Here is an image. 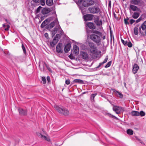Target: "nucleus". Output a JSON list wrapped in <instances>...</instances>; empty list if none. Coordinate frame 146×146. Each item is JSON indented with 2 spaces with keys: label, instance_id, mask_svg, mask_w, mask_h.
<instances>
[{
  "label": "nucleus",
  "instance_id": "nucleus-1",
  "mask_svg": "<svg viewBox=\"0 0 146 146\" xmlns=\"http://www.w3.org/2000/svg\"><path fill=\"white\" fill-rule=\"evenodd\" d=\"M78 2L85 7L94 5L96 3L95 1L93 0H79Z\"/></svg>",
  "mask_w": 146,
  "mask_h": 146
},
{
  "label": "nucleus",
  "instance_id": "nucleus-2",
  "mask_svg": "<svg viewBox=\"0 0 146 146\" xmlns=\"http://www.w3.org/2000/svg\"><path fill=\"white\" fill-rule=\"evenodd\" d=\"M87 36L95 43L97 44L101 42L100 37L96 35L95 34H92L90 35H88Z\"/></svg>",
  "mask_w": 146,
  "mask_h": 146
},
{
  "label": "nucleus",
  "instance_id": "nucleus-3",
  "mask_svg": "<svg viewBox=\"0 0 146 146\" xmlns=\"http://www.w3.org/2000/svg\"><path fill=\"white\" fill-rule=\"evenodd\" d=\"M54 108L58 112L65 115H68L69 114V111L66 108L60 107L56 105H54Z\"/></svg>",
  "mask_w": 146,
  "mask_h": 146
},
{
  "label": "nucleus",
  "instance_id": "nucleus-4",
  "mask_svg": "<svg viewBox=\"0 0 146 146\" xmlns=\"http://www.w3.org/2000/svg\"><path fill=\"white\" fill-rule=\"evenodd\" d=\"M88 44L90 47V52L93 54H97V48L95 46L94 44L92 42L89 41Z\"/></svg>",
  "mask_w": 146,
  "mask_h": 146
},
{
  "label": "nucleus",
  "instance_id": "nucleus-5",
  "mask_svg": "<svg viewBox=\"0 0 146 146\" xmlns=\"http://www.w3.org/2000/svg\"><path fill=\"white\" fill-rule=\"evenodd\" d=\"M89 12L91 13L94 14H98L100 11V9L99 7L96 6H94L89 7L88 9Z\"/></svg>",
  "mask_w": 146,
  "mask_h": 146
},
{
  "label": "nucleus",
  "instance_id": "nucleus-6",
  "mask_svg": "<svg viewBox=\"0 0 146 146\" xmlns=\"http://www.w3.org/2000/svg\"><path fill=\"white\" fill-rule=\"evenodd\" d=\"M113 106V111L117 114H119L121 112H123L124 111V109L123 108L121 107L118 106H114L112 105Z\"/></svg>",
  "mask_w": 146,
  "mask_h": 146
},
{
  "label": "nucleus",
  "instance_id": "nucleus-7",
  "mask_svg": "<svg viewBox=\"0 0 146 146\" xmlns=\"http://www.w3.org/2000/svg\"><path fill=\"white\" fill-rule=\"evenodd\" d=\"M60 38V35L59 34H57L54 38L53 40L50 43V44L52 47H54L57 43Z\"/></svg>",
  "mask_w": 146,
  "mask_h": 146
},
{
  "label": "nucleus",
  "instance_id": "nucleus-8",
  "mask_svg": "<svg viewBox=\"0 0 146 146\" xmlns=\"http://www.w3.org/2000/svg\"><path fill=\"white\" fill-rule=\"evenodd\" d=\"M94 22L98 26H100L102 24V20H100L99 16H96L94 18Z\"/></svg>",
  "mask_w": 146,
  "mask_h": 146
},
{
  "label": "nucleus",
  "instance_id": "nucleus-9",
  "mask_svg": "<svg viewBox=\"0 0 146 146\" xmlns=\"http://www.w3.org/2000/svg\"><path fill=\"white\" fill-rule=\"evenodd\" d=\"M94 15L92 14H88L83 16V18L85 21H90L93 18Z\"/></svg>",
  "mask_w": 146,
  "mask_h": 146
},
{
  "label": "nucleus",
  "instance_id": "nucleus-10",
  "mask_svg": "<svg viewBox=\"0 0 146 146\" xmlns=\"http://www.w3.org/2000/svg\"><path fill=\"white\" fill-rule=\"evenodd\" d=\"M62 44L61 43H59L57 45L56 49L57 52L59 53L62 52L63 50L62 48Z\"/></svg>",
  "mask_w": 146,
  "mask_h": 146
},
{
  "label": "nucleus",
  "instance_id": "nucleus-11",
  "mask_svg": "<svg viewBox=\"0 0 146 146\" xmlns=\"http://www.w3.org/2000/svg\"><path fill=\"white\" fill-rule=\"evenodd\" d=\"M37 135L40 137L41 138L43 139H44L47 141H50V139L48 137L43 135L41 134L40 133H37Z\"/></svg>",
  "mask_w": 146,
  "mask_h": 146
},
{
  "label": "nucleus",
  "instance_id": "nucleus-12",
  "mask_svg": "<svg viewBox=\"0 0 146 146\" xmlns=\"http://www.w3.org/2000/svg\"><path fill=\"white\" fill-rule=\"evenodd\" d=\"M18 110L20 115H25L27 114V111L26 110H24L21 108H19Z\"/></svg>",
  "mask_w": 146,
  "mask_h": 146
},
{
  "label": "nucleus",
  "instance_id": "nucleus-13",
  "mask_svg": "<svg viewBox=\"0 0 146 146\" xmlns=\"http://www.w3.org/2000/svg\"><path fill=\"white\" fill-rule=\"evenodd\" d=\"M129 9L130 10H132L133 11H138L139 10V9L137 6L133 5H130Z\"/></svg>",
  "mask_w": 146,
  "mask_h": 146
},
{
  "label": "nucleus",
  "instance_id": "nucleus-14",
  "mask_svg": "<svg viewBox=\"0 0 146 146\" xmlns=\"http://www.w3.org/2000/svg\"><path fill=\"white\" fill-rule=\"evenodd\" d=\"M146 24V21H145L142 25L140 27L139 31L141 33V29H142V30L143 31L145 30L146 29V25L145 24Z\"/></svg>",
  "mask_w": 146,
  "mask_h": 146
},
{
  "label": "nucleus",
  "instance_id": "nucleus-15",
  "mask_svg": "<svg viewBox=\"0 0 146 146\" xmlns=\"http://www.w3.org/2000/svg\"><path fill=\"white\" fill-rule=\"evenodd\" d=\"M139 69V67L136 64H134L133 68V72L134 74H135Z\"/></svg>",
  "mask_w": 146,
  "mask_h": 146
},
{
  "label": "nucleus",
  "instance_id": "nucleus-16",
  "mask_svg": "<svg viewBox=\"0 0 146 146\" xmlns=\"http://www.w3.org/2000/svg\"><path fill=\"white\" fill-rule=\"evenodd\" d=\"M86 25L90 29H94L96 28V27L93 23L90 22L88 23H87Z\"/></svg>",
  "mask_w": 146,
  "mask_h": 146
},
{
  "label": "nucleus",
  "instance_id": "nucleus-17",
  "mask_svg": "<svg viewBox=\"0 0 146 146\" xmlns=\"http://www.w3.org/2000/svg\"><path fill=\"white\" fill-rule=\"evenodd\" d=\"M71 44L70 43H68L65 46L64 51L65 52H68L70 50Z\"/></svg>",
  "mask_w": 146,
  "mask_h": 146
},
{
  "label": "nucleus",
  "instance_id": "nucleus-18",
  "mask_svg": "<svg viewBox=\"0 0 146 146\" xmlns=\"http://www.w3.org/2000/svg\"><path fill=\"white\" fill-rule=\"evenodd\" d=\"M80 54L83 59H86L88 58V55L86 53L82 52H81Z\"/></svg>",
  "mask_w": 146,
  "mask_h": 146
},
{
  "label": "nucleus",
  "instance_id": "nucleus-19",
  "mask_svg": "<svg viewBox=\"0 0 146 146\" xmlns=\"http://www.w3.org/2000/svg\"><path fill=\"white\" fill-rule=\"evenodd\" d=\"M50 11V9L48 8H44L41 11L42 13L43 14H46L49 13Z\"/></svg>",
  "mask_w": 146,
  "mask_h": 146
},
{
  "label": "nucleus",
  "instance_id": "nucleus-20",
  "mask_svg": "<svg viewBox=\"0 0 146 146\" xmlns=\"http://www.w3.org/2000/svg\"><path fill=\"white\" fill-rule=\"evenodd\" d=\"M73 50L76 54H77L79 52V49L78 47L76 45H75L73 47Z\"/></svg>",
  "mask_w": 146,
  "mask_h": 146
},
{
  "label": "nucleus",
  "instance_id": "nucleus-21",
  "mask_svg": "<svg viewBox=\"0 0 146 146\" xmlns=\"http://www.w3.org/2000/svg\"><path fill=\"white\" fill-rule=\"evenodd\" d=\"M49 20L47 19L45 20L42 23L40 27L42 28L44 27L46 25H47L49 22Z\"/></svg>",
  "mask_w": 146,
  "mask_h": 146
},
{
  "label": "nucleus",
  "instance_id": "nucleus-22",
  "mask_svg": "<svg viewBox=\"0 0 146 146\" xmlns=\"http://www.w3.org/2000/svg\"><path fill=\"white\" fill-rule=\"evenodd\" d=\"M58 21L57 20H56L55 21H53L51 22L49 25L48 27L50 28H52L55 25V23L58 24Z\"/></svg>",
  "mask_w": 146,
  "mask_h": 146
},
{
  "label": "nucleus",
  "instance_id": "nucleus-23",
  "mask_svg": "<svg viewBox=\"0 0 146 146\" xmlns=\"http://www.w3.org/2000/svg\"><path fill=\"white\" fill-rule=\"evenodd\" d=\"M60 26H58V28H55L54 29L52 32V37H53L55 34L57 33L58 29H59L60 28Z\"/></svg>",
  "mask_w": 146,
  "mask_h": 146
},
{
  "label": "nucleus",
  "instance_id": "nucleus-24",
  "mask_svg": "<svg viewBox=\"0 0 146 146\" xmlns=\"http://www.w3.org/2000/svg\"><path fill=\"white\" fill-rule=\"evenodd\" d=\"M139 15V13L134 12L132 15V17L134 19L137 18Z\"/></svg>",
  "mask_w": 146,
  "mask_h": 146
},
{
  "label": "nucleus",
  "instance_id": "nucleus-25",
  "mask_svg": "<svg viewBox=\"0 0 146 146\" xmlns=\"http://www.w3.org/2000/svg\"><path fill=\"white\" fill-rule=\"evenodd\" d=\"M116 94V95L120 97L121 98H122L123 97V95L120 92L117 91L116 90H114V91Z\"/></svg>",
  "mask_w": 146,
  "mask_h": 146
},
{
  "label": "nucleus",
  "instance_id": "nucleus-26",
  "mask_svg": "<svg viewBox=\"0 0 146 146\" xmlns=\"http://www.w3.org/2000/svg\"><path fill=\"white\" fill-rule=\"evenodd\" d=\"M141 0H131V3L135 5H137L140 2Z\"/></svg>",
  "mask_w": 146,
  "mask_h": 146
},
{
  "label": "nucleus",
  "instance_id": "nucleus-27",
  "mask_svg": "<svg viewBox=\"0 0 146 146\" xmlns=\"http://www.w3.org/2000/svg\"><path fill=\"white\" fill-rule=\"evenodd\" d=\"M46 4L48 6H51L53 3V0H46Z\"/></svg>",
  "mask_w": 146,
  "mask_h": 146
},
{
  "label": "nucleus",
  "instance_id": "nucleus-28",
  "mask_svg": "<svg viewBox=\"0 0 146 146\" xmlns=\"http://www.w3.org/2000/svg\"><path fill=\"white\" fill-rule=\"evenodd\" d=\"M92 33L96 35H98L100 36H101L102 33L101 32L96 30L92 31Z\"/></svg>",
  "mask_w": 146,
  "mask_h": 146
},
{
  "label": "nucleus",
  "instance_id": "nucleus-29",
  "mask_svg": "<svg viewBox=\"0 0 146 146\" xmlns=\"http://www.w3.org/2000/svg\"><path fill=\"white\" fill-rule=\"evenodd\" d=\"M139 112L137 111H133L131 113V114L132 116H139Z\"/></svg>",
  "mask_w": 146,
  "mask_h": 146
},
{
  "label": "nucleus",
  "instance_id": "nucleus-30",
  "mask_svg": "<svg viewBox=\"0 0 146 146\" xmlns=\"http://www.w3.org/2000/svg\"><path fill=\"white\" fill-rule=\"evenodd\" d=\"M127 134L132 135L133 134V131L131 129H128L127 131Z\"/></svg>",
  "mask_w": 146,
  "mask_h": 146
},
{
  "label": "nucleus",
  "instance_id": "nucleus-31",
  "mask_svg": "<svg viewBox=\"0 0 146 146\" xmlns=\"http://www.w3.org/2000/svg\"><path fill=\"white\" fill-rule=\"evenodd\" d=\"M134 33L135 35H137L138 33V28L137 27H135L134 29Z\"/></svg>",
  "mask_w": 146,
  "mask_h": 146
},
{
  "label": "nucleus",
  "instance_id": "nucleus-32",
  "mask_svg": "<svg viewBox=\"0 0 146 146\" xmlns=\"http://www.w3.org/2000/svg\"><path fill=\"white\" fill-rule=\"evenodd\" d=\"M73 82L75 83H82L83 82V81L79 79H75L73 80Z\"/></svg>",
  "mask_w": 146,
  "mask_h": 146
},
{
  "label": "nucleus",
  "instance_id": "nucleus-33",
  "mask_svg": "<svg viewBox=\"0 0 146 146\" xmlns=\"http://www.w3.org/2000/svg\"><path fill=\"white\" fill-rule=\"evenodd\" d=\"M106 115L107 116H108L114 118L115 119H117V118L116 117H115V116H114L113 115H112L111 114L109 113H106Z\"/></svg>",
  "mask_w": 146,
  "mask_h": 146
},
{
  "label": "nucleus",
  "instance_id": "nucleus-34",
  "mask_svg": "<svg viewBox=\"0 0 146 146\" xmlns=\"http://www.w3.org/2000/svg\"><path fill=\"white\" fill-rule=\"evenodd\" d=\"M139 116L140 115L141 116H143L145 115V113L142 111H140V112H139Z\"/></svg>",
  "mask_w": 146,
  "mask_h": 146
},
{
  "label": "nucleus",
  "instance_id": "nucleus-35",
  "mask_svg": "<svg viewBox=\"0 0 146 146\" xmlns=\"http://www.w3.org/2000/svg\"><path fill=\"white\" fill-rule=\"evenodd\" d=\"M22 47L24 53L25 54H26V49L24 45L23 44H22Z\"/></svg>",
  "mask_w": 146,
  "mask_h": 146
},
{
  "label": "nucleus",
  "instance_id": "nucleus-36",
  "mask_svg": "<svg viewBox=\"0 0 146 146\" xmlns=\"http://www.w3.org/2000/svg\"><path fill=\"white\" fill-rule=\"evenodd\" d=\"M122 42L125 45H127L128 41L124 40L122 39H121Z\"/></svg>",
  "mask_w": 146,
  "mask_h": 146
},
{
  "label": "nucleus",
  "instance_id": "nucleus-37",
  "mask_svg": "<svg viewBox=\"0 0 146 146\" xmlns=\"http://www.w3.org/2000/svg\"><path fill=\"white\" fill-rule=\"evenodd\" d=\"M127 45L129 47H131L132 46V44L130 41H128Z\"/></svg>",
  "mask_w": 146,
  "mask_h": 146
},
{
  "label": "nucleus",
  "instance_id": "nucleus-38",
  "mask_svg": "<svg viewBox=\"0 0 146 146\" xmlns=\"http://www.w3.org/2000/svg\"><path fill=\"white\" fill-rule=\"evenodd\" d=\"M96 95H97L96 94H92L91 96V98H90L93 101L94 100V97Z\"/></svg>",
  "mask_w": 146,
  "mask_h": 146
},
{
  "label": "nucleus",
  "instance_id": "nucleus-39",
  "mask_svg": "<svg viewBox=\"0 0 146 146\" xmlns=\"http://www.w3.org/2000/svg\"><path fill=\"white\" fill-rule=\"evenodd\" d=\"M111 62L110 61L109 62L108 64L105 66V68H108L110 67L111 65Z\"/></svg>",
  "mask_w": 146,
  "mask_h": 146
},
{
  "label": "nucleus",
  "instance_id": "nucleus-40",
  "mask_svg": "<svg viewBox=\"0 0 146 146\" xmlns=\"http://www.w3.org/2000/svg\"><path fill=\"white\" fill-rule=\"evenodd\" d=\"M40 3L41 5H44L45 4V0H40Z\"/></svg>",
  "mask_w": 146,
  "mask_h": 146
},
{
  "label": "nucleus",
  "instance_id": "nucleus-41",
  "mask_svg": "<svg viewBox=\"0 0 146 146\" xmlns=\"http://www.w3.org/2000/svg\"><path fill=\"white\" fill-rule=\"evenodd\" d=\"M42 80L43 81L44 84H45L46 82V79L44 77H42Z\"/></svg>",
  "mask_w": 146,
  "mask_h": 146
},
{
  "label": "nucleus",
  "instance_id": "nucleus-42",
  "mask_svg": "<svg viewBox=\"0 0 146 146\" xmlns=\"http://www.w3.org/2000/svg\"><path fill=\"white\" fill-rule=\"evenodd\" d=\"M42 7L40 6H39L37 9L36 12V13H38L40 12Z\"/></svg>",
  "mask_w": 146,
  "mask_h": 146
},
{
  "label": "nucleus",
  "instance_id": "nucleus-43",
  "mask_svg": "<svg viewBox=\"0 0 146 146\" xmlns=\"http://www.w3.org/2000/svg\"><path fill=\"white\" fill-rule=\"evenodd\" d=\"M129 19V18H127L126 19H124V23L126 25H128L129 24V23L128 21V20Z\"/></svg>",
  "mask_w": 146,
  "mask_h": 146
},
{
  "label": "nucleus",
  "instance_id": "nucleus-44",
  "mask_svg": "<svg viewBox=\"0 0 146 146\" xmlns=\"http://www.w3.org/2000/svg\"><path fill=\"white\" fill-rule=\"evenodd\" d=\"M108 56H106V57L105 58V59L104 61L103 62V63H105L108 60Z\"/></svg>",
  "mask_w": 146,
  "mask_h": 146
},
{
  "label": "nucleus",
  "instance_id": "nucleus-45",
  "mask_svg": "<svg viewBox=\"0 0 146 146\" xmlns=\"http://www.w3.org/2000/svg\"><path fill=\"white\" fill-rule=\"evenodd\" d=\"M65 83L67 85H69L70 83V81L69 80H66L65 81Z\"/></svg>",
  "mask_w": 146,
  "mask_h": 146
},
{
  "label": "nucleus",
  "instance_id": "nucleus-46",
  "mask_svg": "<svg viewBox=\"0 0 146 146\" xmlns=\"http://www.w3.org/2000/svg\"><path fill=\"white\" fill-rule=\"evenodd\" d=\"M6 27H7L5 29V30L6 31H8L10 28V26L9 25H7Z\"/></svg>",
  "mask_w": 146,
  "mask_h": 146
},
{
  "label": "nucleus",
  "instance_id": "nucleus-47",
  "mask_svg": "<svg viewBox=\"0 0 146 146\" xmlns=\"http://www.w3.org/2000/svg\"><path fill=\"white\" fill-rule=\"evenodd\" d=\"M141 19H142V18L141 17H139L138 19H137L135 21L137 23H138V22H139L141 21Z\"/></svg>",
  "mask_w": 146,
  "mask_h": 146
},
{
  "label": "nucleus",
  "instance_id": "nucleus-48",
  "mask_svg": "<svg viewBox=\"0 0 146 146\" xmlns=\"http://www.w3.org/2000/svg\"><path fill=\"white\" fill-rule=\"evenodd\" d=\"M47 81L48 83H50V77L49 76H48L47 77Z\"/></svg>",
  "mask_w": 146,
  "mask_h": 146
},
{
  "label": "nucleus",
  "instance_id": "nucleus-49",
  "mask_svg": "<svg viewBox=\"0 0 146 146\" xmlns=\"http://www.w3.org/2000/svg\"><path fill=\"white\" fill-rule=\"evenodd\" d=\"M135 22V21L133 19H131L130 20V23L131 24H132L133 23Z\"/></svg>",
  "mask_w": 146,
  "mask_h": 146
},
{
  "label": "nucleus",
  "instance_id": "nucleus-50",
  "mask_svg": "<svg viewBox=\"0 0 146 146\" xmlns=\"http://www.w3.org/2000/svg\"><path fill=\"white\" fill-rule=\"evenodd\" d=\"M44 36L46 38H48V34L47 33H46L44 34Z\"/></svg>",
  "mask_w": 146,
  "mask_h": 146
},
{
  "label": "nucleus",
  "instance_id": "nucleus-51",
  "mask_svg": "<svg viewBox=\"0 0 146 146\" xmlns=\"http://www.w3.org/2000/svg\"><path fill=\"white\" fill-rule=\"evenodd\" d=\"M33 1L35 3H38L39 0H33Z\"/></svg>",
  "mask_w": 146,
  "mask_h": 146
},
{
  "label": "nucleus",
  "instance_id": "nucleus-52",
  "mask_svg": "<svg viewBox=\"0 0 146 146\" xmlns=\"http://www.w3.org/2000/svg\"><path fill=\"white\" fill-rule=\"evenodd\" d=\"M111 1H109L108 3V5L110 7H111Z\"/></svg>",
  "mask_w": 146,
  "mask_h": 146
},
{
  "label": "nucleus",
  "instance_id": "nucleus-53",
  "mask_svg": "<svg viewBox=\"0 0 146 146\" xmlns=\"http://www.w3.org/2000/svg\"><path fill=\"white\" fill-rule=\"evenodd\" d=\"M114 16L115 17V18L116 19L117 18V15L116 14H115L114 13Z\"/></svg>",
  "mask_w": 146,
  "mask_h": 146
},
{
  "label": "nucleus",
  "instance_id": "nucleus-54",
  "mask_svg": "<svg viewBox=\"0 0 146 146\" xmlns=\"http://www.w3.org/2000/svg\"><path fill=\"white\" fill-rule=\"evenodd\" d=\"M46 67H47V69H48V70H49V71H50V68L49 67H48L47 66V65H46Z\"/></svg>",
  "mask_w": 146,
  "mask_h": 146
},
{
  "label": "nucleus",
  "instance_id": "nucleus-55",
  "mask_svg": "<svg viewBox=\"0 0 146 146\" xmlns=\"http://www.w3.org/2000/svg\"><path fill=\"white\" fill-rule=\"evenodd\" d=\"M139 141L141 143H142V144L143 143V142L141 140H140V141Z\"/></svg>",
  "mask_w": 146,
  "mask_h": 146
},
{
  "label": "nucleus",
  "instance_id": "nucleus-56",
  "mask_svg": "<svg viewBox=\"0 0 146 146\" xmlns=\"http://www.w3.org/2000/svg\"><path fill=\"white\" fill-rule=\"evenodd\" d=\"M104 63H103V62H101V63H100L99 64V65L100 66L102 65L103 64H104Z\"/></svg>",
  "mask_w": 146,
  "mask_h": 146
},
{
  "label": "nucleus",
  "instance_id": "nucleus-57",
  "mask_svg": "<svg viewBox=\"0 0 146 146\" xmlns=\"http://www.w3.org/2000/svg\"><path fill=\"white\" fill-rule=\"evenodd\" d=\"M3 27H5L6 26L5 25V24H3Z\"/></svg>",
  "mask_w": 146,
  "mask_h": 146
},
{
  "label": "nucleus",
  "instance_id": "nucleus-58",
  "mask_svg": "<svg viewBox=\"0 0 146 146\" xmlns=\"http://www.w3.org/2000/svg\"><path fill=\"white\" fill-rule=\"evenodd\" d=\"M102 38L103 39H104L106 38V36H104Z\"/></svg>",
  "mask_w": 146,
  "mask_h": 146
},
{
  "label": "nucleus",
  "instance_id": "nucleus-59",
  "mask_svg": "<svg viewBox=\"0 0 146 146\" xmlns=\"http://www.w3.org/2000/svg\"><path fill=\"white\" fill-rule=\"evenodd\" d=\"M100 66L99 64V65L98 66L97 68H99Z\"/></svg>",
  "mask_w": 146,
  "mask_h": 146
},
{
  "label": "nucleus",
  "instance_id": "nucleus-60",
  "mask_svg": "<svg viewBox=\"0 0 146 146\" xmlns=\"http://www.w3.org/2000/svg\"><path fill=\"white\" fill-rule=\"evenodd\" d=\"M137 139L139 141H140V139H138V138H137Z\"/></svg>",
  "mask_w": 146,
  "mask_h": 146
},
{
  "label": "nucleus",
  "instance_id": "nucleus-61",
  "mask_svg": "<svg viewBox=\"0 0 146 146\" xmlns=\"http://www.w3.org/2000/svg\"><path fill=\"white\" fill-rule=\"evenodd\" d=\"M145 35L146 36V30L145 31Z\"/></svg>",
  "mask_w": 146,
  "mask_h": 146
},
{
  "label": "nucleus",
  "instance_id": "nucleus-62",
  "mask_svg": "<svg viewBox=\"0 0 146 146\" xmlns=\"http://www.w3.org/2000/svg\"><path fill=\"white\" fill-rule=\"evenodd\" d=\"M124 85H125V86H126V84L125 83H124Z\"/></svg>",
  "mask_w": 146,
  "mask_h": 146
},
{
  "label": "nucleus",
  "instance_id": "nucleus-63",
  "mask_svg": "<svg viewBox=\"0 0 146 146\" xmlns=\"http://www.w3.org/2000/svg\"><path fill=\"white\" fill-rule=\"evenodd\" d=\"M5 21H6V22H7V19H5Z\"/></svg>",
  "mask_w": 146,
  "mask_h": 146
}]
</instances>
